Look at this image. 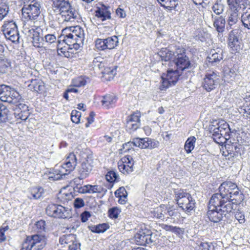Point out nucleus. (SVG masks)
<instances>
[{
    "mask_svg": "<svg viewBox=\"0 0 250 250\" xmlns=\"http://www.w3.org/2000/svg\"><path fill=\"white\" fill-rule=\"evenodd\" d=\"M84 205V203L82 198H77L75 199L74 202V206L76 208H79L83 207Z\"/></svg>",
    "mask_w": 250,
    "mask_h": 250,
    "instance_id": "69168bd1",
    "label": "nucleus"
},
{
    "mask_svg": "<svg viewBox=\"0 0 250 250\" xmlns=\"http://www.w3.org/2000/svg\"><path fill=\"white\" fill-rule=\"evenodd\" d=\"M225 24L226 20L223 16L214 18L213 25L218 32H222L224 31Z\"/></svg>",
    "mask_w": 250,
    "mask_h": 250,
    "instance_id": "7c9ffc66",
    "label": "nucleus"
},
{
    "mask_svg": "<svg viewBox=\"0 0 250 250\" xmlns=\"http://www.w3.org/2000/svg\"><path fill=\"white\" fill-rule=\"evenodd\" d=\"M117 101L116 97L112 94H107L103 97L101 102L103 106L108 109L112 107Z\"/></svg>",
    "mask_w": 250,
    "mask_h": 250,
    "instance_id": "a878e982",
    "label": "nucleus"
},
{
    "mask_svg": "<svg viewBox=\"0 0 250 250\" xmlns=\"http://www.w3.org/2000/svg\"><path fill=\"white\" fill-rule=\"evenodd\" d=\"M130 165H127L122 162L118 164L119 170L125 175H128L132 172L134 170L133 163L130 162Z\"/></svg>",
    "mask_w": 250,
    "mask_h": 250,
    "instance_id": "72a5a7b5",
    "label": "nucleus"
},
{
    "mask_svg": "<svg viewBox=\"0 0 250 250\" xmlns=\"http://www.w3.org/2000/svg\"><path fill=\"white\" fill-rule=\"evenodd\" d=\"M161 5L167 8H174L177 4L176 0H157Z\"/></svg>",
    "mask_w": 250,
    "mask_h": 250,
    "instance_id": "c03bdc74",
    "label": "nucleus"
},
{
    "mask_svg": "<svg viewBox=\"0 0 250 250\" xmlns=\"http://www.w3.org/2000/svg\"><path fill=\"white\" fill-rule=\"evenodd\" d=\"M116 68H111L106 67L104 69V71H102V73L104 76L108 75V78H113L114 76L116 75Z\"/></svg>",
    "mask_w": 250,
    "mask_h": 250,
    "instance_id": "5fc2aeb1",
    "label": "nucleus"
},
{
    "mask_svg": "<svg viewBox=\"0 0 250 250\" xmlns=\"http://www.w3.org/2000/svg\"><path fill=\"white\" fill-rule=\"evenodd\" d=\"M88 228L93 232L100 233L105 231L108 227L107 224L103 223L95 226H89Z\"/></svg>",
    "mask_w": 250,
    "mask_h": 250,
    "instance_id": "c9c22d12",
    "label": "nucleus"
},
{
    "mask_svg": "<svg viewBox=\"0 0 250 250\" xmlns=\"http://www.w3.org/2000/svg\"><path fill=\"white\" fill-rule=\"evenodd\" d=\"M88 78L85 77H79L73 80V84L75 87L84 86L87 82Z\"/></svg>",
    "mask_w": 250,
    "mask_h": 250,
    "instance_id": "37998d69",
    "label": "nucleus"
},
{
    "mask_svg": "<svg viewBox=\"0 0 250 250\" xmlns=\"http://www.w3.org/2000/svg\"><path fill=\"white\" fill-rule=\"evenodd\" d=\"M175 55H176L175 51L173 52L167 48H163L158 52V55L161 58V60L165 62H168V65L173 63ZM163 64L166 65L167 63L165 64L163 63Z\"/></svg>",
    "mask_w": 250,
    "mask_h": 250,
    "instance_id": "6ab92c4d",
    "label": "nucleus"
},
{
    "mask_svg": "<svg viewBox=\"0 0 250 250\" xmlns=\"http://www.w3.org/2000/svg\"><path fill=\"white\" fill-rule=\"evenodd\" d=\"M56 208V204H49L47 206L46 208V214L50 217L53 216L55 209Z\"/></svg>",
    "mask_w": 250,
    "mask_h": 250,
    "instance_id": "052dcab7",
    "label": "nucleus"
},
{
    "mask_svg": "<svg viewBox=\"0 0 250 250\" xmlns=\"http://www.w3.org/2000/svg\"><path fill=\"white\" fill-rule=\"evenodd\" d=\"M47 239L44 235L35 234L27 236L23 243L24 248L27 250L42 249L46 244Z\"/></svg>",
    "mask_w": 250,
    "mask_h": 250,
    "instance_id": "1a4fd4ad",
    "label": "nucleus"
},
{
    "mask_svg": "<svg viewBox=\"0 0 250 250\" xmlns=\"http://www.w3.org/2000/svg\"><path fill=\"white\" fill-rule=\"evenodd\" d=\"M36 227L38 232H42L46 230V223L44 220H41L37 222Z\"/></svg>",
    "mask_w": 250,
    "mask_h": 250,
    "instance_id": "6e6d98bb",
    "label": "nucleus"
},
{
    "mask_svg": "<svg viewBox=\"0 0 250 250\" xmlns=\"http://www.w3.org/2000/svg\"><path fill=\"white\" fill-rule=\"evenodd\" d=\"M174 199L178 205L187 214H189L195 207V201L191 194L183 189L174 190Z\"/></svg>",
    "mask_w": 250,
    "mask_h": 250,
    "instance_id": "39448f33",
    "label": "nucleus"
},
{
    "mask_svg": "<svg viewBox=\"0 0 250 250\" xmlns=\"http://www.w3.org/2000/svg\"><path fill=\"white\" fill-rule=\"evenodd\" d=\"M66 162H70L71 164H72L75 166L77 165V158L75 154L74 153H70L69 155L66 157Z\"/></svg>",
    "mask_w": 250,
    "mask_h": 250,
    "instance_id": "e2e57ef3",
    "label": "nucleus"
},
{
    "mask_svg": "<svg viewBox=\"0 0 250 250\" xmlns=\"http://www.w3.org/2000/svg\"><path fill=\"white\" fill-rule=\"evenodd\" d=\"M8 112L6 106L0 103V124L6 122Z\"/></svg>",
    "mask_w": 250,
    "mask_h": 250,
    "instance_id": "49530a36",
    "label": "nucleus"
},
{
    "mask_svg": "<svg viewBox=\"0 0 250 250\" xmlns=\"http://www.w3.org/2000/svg\"><path fill=\"white\" fill-rule=\"evenodd\" d=\"M159 142L154 139L148 138H135L132 142H128L123 144V149L124 152L129 151L133 146H137L142 149H153L158 147Z\"/></svg>",
    "mask_w": 250,
    "mask_h": 250,
    "instance_id": "423d86ee",
    "label": "nucleus"
},
{
    "mask_svg": "<svg viewBox=\"0 0 250 250\" xmlns=\"http://www.w3.org/2000/svg\"><path fill=\"white\" fill-rule=\"evenodd\" d=\"M115 194L117 197L126 198L127 193L124 187H121L115 192Z\"/></svg>",
    "mask_w": 250,
    "mask_h": 250,
    "instance_id": "bf43d9fd",
    "label": "nucleus"
},
{
    "mask_svg": "<svg viewBox=\"0 0 250 250\" xmlns=\"http://www.w3.org/2000/svg\"><path fill=\"white\" fill-rule=\"evenodd\" d=\"M59 167L58 166H56L54 168L55 173H50L48 176V179L50 181H56L59 180L62 178V176H64L63 174H62L59 172Z\"/></svg>",
    "mask_w": 250,
    "mask_h": 250,
    "instance_id": "58836bf2",
    "label": "nucleus"
},
{
    "mask_svg": "<svg viewBox=\"0 0 250 250\" xmlns=\"http://www.w3.org/2000/svg\"><path fill=\"white\" fill-rule=\"evenodd\" d=\"M44 193V189L41 187L33 188L31 189V194L35 199L42 197Z\"/></svg>",
    "mask_w": 250,
    "mask_h": 250,
    "instance_id": "a18cd8bd",
    "label": "nucleus"
},
{
    "mask_svg": "<svg viewBox=\"0 0 250 250\" xmlns=\"http://www.w3.org/2000/svg\"><path fill=\"white\" fill-rule=\"evenodd\" d=\"M103 188L99 185H86L83 187L74 188V190L81 193H101Z\"/></svg>",
    "mask_w": 250,
    "mask_h": 250,
    "instance_id": "aec40b11",
    "label": "nucleus"
},
{
    "mask_svg": "<svg viewBox=\"0 0 250 250\" xmlns=\"http://www.w3.org/2000/svg\"><path fill=\"white\" fill-rule=\"evenodd\" d=\"M141 113L136 111L128 116L126 120L127 124H130V125H137L140 124Z\"/></svg>",
    "mask_w": 250,
    "mask_h": 250,
    "instance_id": "c85d7f7f",
    "label": "nucleus"
},
{
    "mask_svg": "<svg viewBox=\"0 0 250 250\" xmlns=\"http://www.w3.org/2000/svg\"><path fill=\"white\" fill-rule=\"evenodd\" d=\"M167 213L168 214L169 217L172 218H175L179 216L180 214L178 209L173 208L171 207H169L168 208L167 207Z\"/></svg>",
    "mask_w": 250,
    "mask_h": 250,
    "instance_id": "13d9d810",
    "label": "nucleus"
},
{
    "mask_svg": "<svg viewBox=\"0 0 250 250\" xmlns=\"http://www.w3.org/2000/svg\"><path fill=\"white\" fill-rule=\"evenodd\" d=\"M106 46L107 49H113L116 48L119 43V39L117 36H112L104 39Z\"/></svg>",
    "mask_w": 250,
    "mask_h": 250,
    "instance_id": "2f4dec72",
    "label": "nucleus"
},
{
    "mask_svg": "<svg viewBox=\"0 0 250 250\" xmlns=\"http://www.w3.org/2000/svg\"><path fill=\"white\" fill-rule=\"evenodd\" d=\"M59 241L61 244H70L77 241L76 236V235L72 233L63 235L60 237Z\"/></svg>",
    "mask_w": 250,
    "mask_h": 250,
    "instance_id": "f704fd0d",
    "label": "nucleus"
},
{
    "mask_svg": "<svg viewBox=\"0 0 250 250\" xmlns=\"http://www.w3.org/2000/svg\"><path fill=\"white\" fill-rule=\"evenodd\" d=\"M199 248L202 250H210L212 248L213 249L214 246L211 243L201 242L199 245Z\"/></svg>",
    "mask_w": 250,
    "mask_h": 250,
    "instance_id": "0e129e2a",
    "label": "nucleus"
},
{
    "mask_svg": "<svg viewBox=\"0 0 250 250\" xmlns=\"http://www.w3.org/2000/svg\"><path fill=\"white\" fill-rule=\"evenodd\" d=\"M196 139L195 137L192 136L189 137L186 141L185 144V149L188 153H189L194 148V145L196 142Z\"/></svg>",
    "mask_w": 250,
    "mask_h": 250,
    "instance_id": "e433bc0d",
    "label": "nucleus"
},
{
    "mask_svg": "<svg viewBox=\"0 0 250 250\" xmlns=\"http://www.w3.org/2000/svg\"><path fill=\"white\" fill-rule=\"evenodd\" d=\"M248 0H234L233 4L236 7L244 9L247 5Z\"/></svg>",
    "mask_w": 250,
    "mask_h": 250,
    "instance_id": "680f3d73",
    "label": "nucleus"
},
{
    "mask_svg": "<svg viewBox=\"0 0 250 250\" xmlns=\"http://www.w3.org/2000/svg\"><path fill=\"white\" fill-rule=\"evenodd\" d=\"M58 167H59V172L63 174L64 176L69 174L76 167L75 166L71 164L70 162L68 163L65 161L63 164Z\"/></svg>",
    "mask_w": 250,
    "mask_h": 250,
    "instance_id": "bb28decb",
    "label": "nucleus"
},
{
    "mask_svg": "<svg viewBox=\"0 0 250 250\" xmlns=\"http://www.w3.org/2000/svg\"><path fill=\"white\" fill-rule=\"evenodd\" d=\"M110 7L104 4H101L95 10V16L101 21H104L111 18Z\"/></svg>",
    "mask_w": 250,
    "mask_h": 250,
    "instance_id": "a211bd4d",
    "label": "nucleus"
},
{
    "mask_svg": "<svg viewBox=\"0 0 250 250\" xmlns=\"http://www.w3.org/2000/svg\"><path fill=\"white\" fill-rule=\"evenodd\" d=\"M244 100L245 103L240 107L239 112L247 118H250V96L246 97Z\"/></svg>",
    "mask_w": 250,
    "mask_h": 250,
    "instance_id": "cd10ccee",
    "label": "nucleus"
},
{
    "mask_svg": "<svg viewBox=\"0 0 250 250\" xmlns=\"http://www.w3.org/2000/svg\"><path fill=\"white\" fill-rule=\"evenodd\" d=\"M219 82V75L214 71L206 73L202 85L203 88L209 92L214 89Z\"/></svg>",
    "mask_w": 250,
    "mask_h": 250,
    "instance_id": "f8f14e48",
    "label": "nucleus"
},
{
    "mask_svg": "<svg viewBox=\"0 0 250 250\" xmlns=\"http://www.w3.org/2000/svg\"><path fill=\"white\" fill-rule=\"evenodd\" d=\"M236 184L230 181H226L221 184L219 188V192L213 194L211 197L212 203L216 204L224 203V199H231V196L229 197V192L230 190L234 189Z\"/></svg>",
    "mask_w": 250,
    "mask_h": 250,
    "instance_id": "0eeeda50",
    "label": "nucleus"
},
{
    "mask_svg": "<svg viewBox=\"0 0 250 250\" xmlns=\"http://www.w3.org/2000/svg\"><path fill=\"white\" fill-rule=\"evenodd\" d=\"M175 54L173 63L175 65L176 69L181 72L188 69L191 63L189 58L186 54V49L183 47H177L175 50Z\"/></svg>",
    "mask_w": 250,
    "mask_h": 250,
    "instance_id": "6e6552de",
    "label": "nucleus"
},
{
    "mask_svg": "<svg viewBox=\"0 0 250 250\" xmlns=\"http://www.w3.org/2000/svg\"><path fill=\"white\" fill-rule=\"evenodd\" d=\"M14 30H18V28L16 24L13 21H5L2 26V31L4 35Z\"/></svg>",
    "mask_w": 250,
    "mask_h": 250,
    "instance_id": "473e14b6",
    "label": "nucleus"
},
{
    "mask_svg": "<svg viewBox=\"0 0 250 250\" xmlns=\"http://www.w3.org/2000/svg\"><path fill=\"white\" fill-rule=\"evenodd\" d=\"M223 199L224 203H222L223 204L221 205V207H219V208H222L221 211L225 213L226 215L227 214L231 212L232 210L233 209V204L236 203L233 202V201L230 200V199Z\"/></svg>",
    "mask_w": 250,
    "mask_h": 250,
    "instance_id": "c756f323",
    "label": "nucleus"
},
{
    "mask_svg": "<svg viewBox=\"0 0 250 250\" xmlns=\"http://www.w3.org/2000/svg\"><path fill=\"white\" fill-rule=\"evenodd\" d=\"M95 47L99 50H104L107 49L106 43L104 39H97L95 42Z\"/></svg>",
    "mask_w": 250,
    "mask_h": 250,
    "instance_id": "8fccbe9b",
    "label": "nucleus"
},
{
    "mask_svg": "<svg viewBox=\"0 0 250 250\" xmlns=\"http://www.w3.org/2000/svg\"><path fill=\"white\" fill-rule=\"evenodd\" d=\"M222 204V203L217 204L212 203L211 198L210 199L207 215L210 221L213 223H219L226 217V213L223 212L221 211L222 208H219L221 207Z\"/></svg>",
    "mask_w": 250,
    "mask_h": 250,
    "instance_id": "9b49d317",
    "label": "nucleus"
},
{
    "mask_svg": "<svg viewBox=\"0 0 250 250\" xmlns=\"http://www.w3.org/2000/svg\"><path fill=\"white\" fill-rule=\"evenodd\" d=\"M28 89L36 93L42 94L45 90L44 83L41 80L32 79L28 85Z\"/></svg>",
    "mask_w": 250,
    "mask_h": 250,
    "instance_id": "4be33fe9",
    "label": "nucleus"
},
{
    "mask_svg": "<svg viewBox=\"0 0 250 250\" xmlns=\"http://www.w3.org/2000/svg\"><path fill=\"white\" fill-rule=\"evenodd\" d=\"M238 31L237 29L230 31L229 37V45L233 50H237L240 48V41L238 36Z\"/></svg>",
    "mask_w": 250,
    "mask_h": 250,
    "instance_id": "b1692460",
    "label": "nucleus"
},
{
    "mask_svg": "<svg viewBox=\"0 0 250 250\" xmlns=\"http://www.w3.org/2000/svg\"><path fill=\"white\" fill-rule=\"evenodd\" d=\"M223 59V50L221 48L211 50L206 61L209 65H215Z\"/></svg>",
    "mask_w": 250,
    "mask_h": 250,
    "instance_id": "f3484780",
    "label": "nucleus"
},
{
    "mask_svg": "<svg viewBox=\"0 0 250 250\" xmlns=\"http://www.w3.org/2000/svg\"><path fill=\"white\" fill-rule=\"evenodd\" d=\"M15 112V116L17 118L16 124H22L26 122L28 116V106L21 102L20 101L18 104L14 105L12 107Z\"/></svg>",
    "mask_w": 250,
    "mask_h": 250,
    "instance_id": "ddd939ff",
    "label": "nucleus"
},
{
    "mask_svg": "<svg viewBox=\"0 0 250 250\" xmlns=\"http://www.w3.org/2000/svg\"><path fill=\"white\" fill-rule=\"evenodd\" d=\"M52 8L59 13L63 21H73L77 18V13L69 0H53Z\"/></svg>",
    "mask_w": 250,
    "mask_h": 250,
    "instance_id": "7ed1b4c3",
    "label": "nucleus"
},
{
    "mask_svg": "<svg viewBox=\"0 0 250 250\" xmlns=\"http://www.w3.org/2000/svg\"><path fill=\"white\" fill-rule=\"evenodd\" d=\"M226 128H223L221 126H218L217 128L212 129V127L209 128L210 132L212 134V136L215 139H220L223 136V133L222 129L225 130Z\"/></svg>",
    "mask_w": 250,
    "mask_h": 250,
    "instance_id": "79ce46f5",
    "label": "nucleus"
},
{
    "mask_svg": "<svg viewBox=\"0 0 250 250\" xmlns=\"http://www.w3.org/2000/svg\"><path fill=\"white\" fill-rule=\"evenodd\" d=\"M241 8L236 7L233 4H229L228 11L227 23L230 27L236 24L239 19V11Z\"/></svg>",
    "mask_w": 250,
    "mask_h": 250,
    "instance_id": "dca6fc26",
    "label": "nucleus"
},
{
    "mask_svg": "<svg viewBox=\"0 0 250 250\" xmlns=\"http://www.w3.org/2000/svg\"><path fill=\"white\" fill-rule=\"evenodd\" d=\"M11 66V62L5 57L0 59V72L5 73Z\"/></svg>",
    "mask_w": 250,
    "mask_h": 250,
    "instance_id": "a19ab883",
    "label": "nucleus"
},
{
    "mask_svg": "<svg viewBox=\"0 0 250 250\" xmlns=\"http://www.w3.org/2000/svg\"><path fill=\"white\" fill-rule=\"evenodd\" d=\"M121 211L117 207L111 208L108 210V216L111 219H116Z\"/></svg>",
    "mask_w": 250,
    "mask_h": 250,
    "instance_id": "864d4df0",
    "label": "nucleus"
},
{
    "mask_svg": "<svg viewBox=\"0 0 250 250\" xmlns=\"http://www.w3.org/2000/svg\"><path fill=\"white\" fill-rule=\"evenodd\" d=\"M234 191L233 192V197L232 198V201H235V202L237 204V203H240L243 200V194L241 193L237 188V186L235 188H234Z\"/></svg>",
    "mask_w": 250,
    "mask_h": 250,
    "instance_id": "de8ad7c7",
    "label": "nucleus"
},
{
    "mask_svg": "<svg viewBox=\"0 0 250 250\" xmlns=\"http://www.w3.org/2000/svg\"><path fill=\"white\" fill-rule=\"evenodd\" d=\"M81 113L76 110H73L71 112V119L73 123L78 124L80 123Z\"/></svg>",
    "mask_w": 250,
    "mask_h": 250,
    "instance_id": "3c124183",
    "label": "nucleus"
},
{
    "mask_svg": "<svg viewBox=\"0 0 250 250\" xmlns=\"http://www.w3.org/2000/svg\"><path fill=\"white\" fill-rule=\"evenodd\" d=\"M81 244L77 241L75 243L69 245V250H81L80 248Z\"/></svg>",
    "mask_w": 250,
    "mask_h": 250,
    "instance_id": "774afa93",
    "label": "nucleus"
},
{
    "mask_svg": "<svg viewBox=\"0 0 250 250\" xmlns=\"http://www.w3.org/2000/svg\"><path fill=\"white\" fill-rule=\"evenodd\" d=\"M2 101L12 104L14 105L18 104L21 100V97L18 92L13 88L8 87L7 91H6L5 96H2Z\"/></svg>",
    "mask_w": 250,
    "mask_h": 250,
    "instance_id": "2eb2a0df",
    "label": "nucleus"
},
{
    "mask_svg": "<svg viewBox=\"0 0 250 250\" xmlns=\"http://www.w3.org/2000/svg\"><path fill=\"white\" fill-rule=\"evenodd\" d=\"M62 36L66 44L76 49L83 44L84 39V31L80 26H70L62 29Z\"/></svg>",
    "mask_w": 250,
    "mask_h": 250,
    "instance_id": "f257e3e1",
    "label": "nucleus"
},
{
    "mask_svg": "<svg viewBox=\"0 0 250 250\" xmlns=\"http://www.w3.org/2000/svg\"><path fill=\"white\" fill-rule=\"evenodd\" d=\"M225 8V5L221 0L216 1L212 6V9L216 15H220L223 13Z\"/></svg>",
    "mask_w": 250,
    "mask_h": 250,
    "instance_id": "4c0bfd02",
    "label": "nucleus"
},
{
    "mask_svg": "<svg viewBox=\"0 0 250 250\" xmlns=\"http://www.w3.org/2000/svg\"><path fill=\"white\" fill-rule=\"evenodd\" d=\"M93 159L90 156L85 158L81 162L78 168L79 179L81 180L87 178L93 168Z\"/></svg>",
    "mask_w": 250,
    "mask_h": 250,
    "instance_id": "4468645a",
    "label": "nucleus"
},
{
    "mask_svg": "<svg viewBox=\"0 0 250 250\" xmlns=\"http://www.w3.org/2000/svg\"><path fill=\"white\" fill-rule=\"evenodd\" d=\"M4 35L7 39L13 42H18L20 39L19 33L18 30H14Z\"/></svg>",
    "mask_w": 250,
    "mask_h": 250,
    "instance_id": "ea45409f",
    "label": "nucleus"
},
{
    "mask_svg": "<svg viewBox=\"0 0 250 250\" xmlns=\"http://www.w3.org/2000/svg\"><path fill=\"white\" fill-rule=\"evenodd\" d=\"M241 21L245 27L250 29V13H245L241 16Z\"/></svg>",
    "mask_w": 250,
    "mask_h": 250,
    "instance_id": "603ef678",
    "label": "nucleus"
},
{
    "mask_svg": "<svg viewBox=\"0 0 250 250\" xmlns=\"http://www.w3.org/2000/svg\"><path fill=\"white\" fill-rule=\"evenodd\" d=\"M41 4L37 0H33L29 3H24L21 9L23 18L33 21L37 25H40L41 22H43L41 15Z\"/></svg>",
    "mask_w": 250,
    "mask_h": 250,
    "instance_id": "20e7f679",
    "label": "nucleus"
},
{
    "mask_svg": "<svg viewBox=\"0 0 250 250\" xmlns=\"http://www.w3.org/2000/svg\"><path fill=\"white\" fill-rule=\"evenodd\" d=\"M105 178L106 180L110 183L117 182L119 180V175L113 170L108 171L105 175Z\"/></svg>",
    "mask_w": 250,
    "mask_h": 250,
    "instance_id": "09e8293b",
    "label": "nucleus"
},
{
    "mask_svg": "<svg viewBox=\"0 0 250 250\" xmlns=\"http://www.w3.org/2000/svg\"><path fill=\"white\" fill-rule=\"evenodd\" d=\"M40 25L36 26L35 29L28 30V32L32 34V43L34 47L41 48L45 45H50L56 42L57 37L54 34L49 33L47 29L43 30L40 27Z\"/></svg>",
    "mask_w": 250,
    "mask_h": 250,
    "instance_id": "f03ea898",
    "label": "nucleus"
},
{
    "mask_svg": "<svg viewBox=\"0 0 250 250\" xmlns=\"http://www.w3.org/2000/svg\"><path fill=\"white\" fill-rule=\"evenodd\" d=\"M9 11L8 7L3 4H0V21H1L7 15Z\"/></svg>",
    "mask_w": 250,
    "mask_h": 250,
    "instance_id": "4d7b16f0",
    "label": "nucleus"
},
{
    "mask_svg": "<svg viewBox=\"0 0 250 250\" xmlns=\"http://www.w3.org/2000/svg\"><path fill=\"white\" fill-rule=\"evenodd\" d=\"M151 214L156 218L164 220L165 219V215L167 214V207L164 205H161L159 207L154 208L151 211Z\"/></svg>",
    "mask_w": 250,
    "mask_h": 250,
    "instance_id": "393cba45",
    "label": "nucleus"
},
{
    "mask_svg": "<svg viewBox=\"0 0 250 250\" xmlns=\"http://www.w3.org/2000/svg\"><path fill=\"white\" fill-rule=\"evenodd\" d=\"M53 217L66 219L71 217V210L61 205H56Z\"/></svg>",
    "mask_w": 250,
    "mask_h": 250,
    "instance_id": "412c9836",
    "label": "nucleus"
},
{
    "mask_svg": "<svg viewBox=\"0 0 250 250\" xmlns=\"http://www.w3.org/2000/svg\"><path fill=\"white\" fill-rule=\"evenodd\" d=\"M136 243L139 245L146 246L152 242L150 234H146L143 231H140L134 236Z\"/></svg>",
    "mask_w": 250,
    "mask_h": 250,
    "instance_id": "5701e85b",
    "label": "nucleus"
},
{
    "mask_svg": "<svg viewBox=\"0 0 250 250\" xmlns=\"http://www.w3.org/2000/svg\"><path fill=\"white\" fill-rule=\"evenodd\" d=\"M235 217L240 224H242L245 222V216L244 214L239 210L236 211L235 214Z\"/></svg>",
    "mask_w": 250,
    "mask_h": 250,
    "instance_id": "338daca9",
    "label": "nucleus"
},
{
    "mask_svg": "<svg viewBox=\"0 0 250 250\" xmlns=\"http://www.w3.org/2000/svg\"><path fill=\"white\" fill-rule=\"evenodd\" d=\"M180 72L177 69L175 70L168 69L167 74L163 73L161 76L159 89L161 90H165L169 86L175 85L181 75Z\"/></svg>",
    "mask_w": 250,
    "mask_h": 250,
    "instance_id": "9d476101",
    "label": "nucleus"
}]
</instances>
